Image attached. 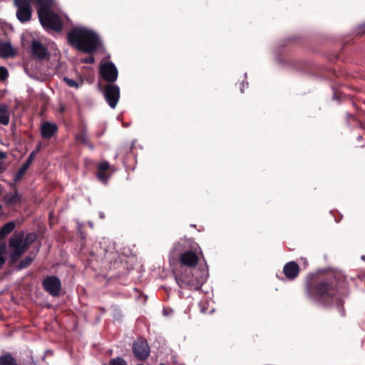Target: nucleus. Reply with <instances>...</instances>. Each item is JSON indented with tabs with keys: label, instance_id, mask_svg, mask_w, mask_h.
Listing matches in <instances>:
<instances>
[{
	"label": "nucleus",
	"instance_id": "nucleus-30",
	"mask_svg": "<svg viewBox=\"0 0 365 365\" xmlns=\"http://www.w3.org/2000/svg\"><path fill=\"white\" fill-rule=\"evenodd\" d=\"M38 1V3H40L41 4H49L50 1L51 0H37Z\"/></svg>",
	"mask_w": 365,
	"mask_h": 365
},
{
	"label": "nucleus",
	"instance_id": "nucleus-29",
	"mask_svg": "<svg viewBox=\"0 0 365 365\" xmlns=\"http://www.w3.org/2000/svg\"><path fill=\"white\" fill-rule=\"evenodd\" d=\"M5 249H6V245L1 244L0 245V257H4L3 255L4 254Z\"/></svg>",
	"mask_w": 365,
	"mask_h": 365
},
{
	"label": "nucleus",
	"instance_id": "nucleus-34",
	"mask_svg": "<svg viewBox=\"0 0 365 365\" xmlns=\"http://www.w3.org/2000/svg\"><path fill=\"white\" fill-rule=\"evenodd\" d=\"M358 138H359V140H361V135H359Z\"/></svg>",
	"mask_w": 365,
	"mask_h": 365
},
{
	"label": "nucleus",
	"instance_id": "nucleus-31",
	"mask_svg": "<svg viewBox=\"0 0 365 365\" xmlns=\"http://www.w3.org/2000/svg\"><path fill=\"white\" fill-rule=\"evenodd\" d=\"M6 158V154L4 152L0 150V159H5Z\"/></svg>",
	"mask_w": 365,
	"mask_h": 365
},
{
	"label": "nucleus",
	"instance_id": "nucleus-8",
	"mask_svg": "<svg viewBox=\"0 0 365 365\" xmlns=\"http://www.w3.org/2000/svg\"><path fill=\"white\" fill-rule=\"evenodd\" d=\"M31 53L34 58L43 61L48 59L50 53L47 48L38 39H33L31 43Z\"/></svg>",
	"mask_w": 365,
	"mask_h": 365
},
{
	"label": "nucleus",
	"instance_id": "nucleus-2",
	"mask_svg": "<svg viewBox=\"0 0 365 365\" xmlns=\"http://www.w3.org/2000/svg\"><path fill=\"white\" fill-rule=\"evenodd\" d=\"M69 43L84 53H92L101 45L98 35L93 31L82 26L75 27L68 34Z\"/></svg>",
	"mask_w": 365,
	"mask_h": 365
},
{
	"label": "nucleus",
	"instance_id": "nucleus-33",
	"mask_svg": "<svg viewBox=\"0 0 365 365\" xmlns=\"http://www.w3.org/2000/svg\"><path fill=\"white\" fill-rule=\"evenodd\" d=\"M90 226L92 227H93V223L92 222H90Z\"/></svg>",
	"mask_w": 365,
	"mask_h": 365
},
{
	"label": "nucleus",
	"instance_id": "nucleus-26",
	"mask_svg": "<svg viewBox=\"0 0 365 365\" xmlns=\"http://www.w3.org/2000/svg\"><path fill=\"white\" fill-rule=\"evenodd\" d=\"M109 365H127L126 361L122 358L112 359Z\"/></svg>",
	"mask_w": 365,
	"mask_h": 365
},
{
	"label": "nucleus",
	"instance_id": "nucleus-10",
	"mask_svg": "<svg viewBox=\"0 0 365 365\" xmlns=\"http://www.w3.org/2000/svg\"><path fill=\"white\" fill-rule=\"evenodd\" d=\"M134 355L140 360L146 359L150 354V347L146 341L139 339L133 345Z\"/></svg>",
	"mask_w": 365,
	"mask_h": 365
},
{
	"label": "nucleus",
	"instance_id": "nucleus-11",
	"mask_svg": "<svg viewBox=\"0 0 365 365\" xmlns=\"http://www.w3.org/2000/svg\"><path fill=\"white\" fill-rule=\"evenodd\" d=\"M102 78L108 82H114L118 77V70L113 63H106L100 66Z\"/></svg>",
	"mask_w": 365,
	"mask_h": 365
},
{
	"label": "nucleus",
	"instance_id": "nucleus-7",
	"mask_svg": "<svg viewBox=\"0 0 365 365\" xmlns=\"http://www.w3.org/2000/svg\"><path fill=\"white\" fill-rule=\"evenodd\" d=\"M104 96L111 108H115L120 98V88L115 84H108L104 88Z\"/></svg>",
	"mask_w": 365,
	"mask_h": 365
},
{
	"label": "nucleus",
	"instance_id": "nucleus-27",
	"mask_svg": "<svg viewBox=\"0 0 365 365\" xmlns=\"http://www.w3.org/2000/svg\"><path fill=\"white\" fill-rule=\"evenodd\" d=\"M356 32L359 34H362L365 33V23L361 24L356 27Z\"/></svg>",
	"mask_w": 365,
	"mask_h": 365
},
{
	"label": "nucleus",
	"instance_id": "nucleus-22",
	"mask_svg": "<svg viewBox=\"0 0 365 365\" xmlns=\"http://www.w3.org/2000/svg\"><path fill=\"white\" fill-rule=\"evenodd\" d=\"M36 235L34 233H29L25 237H24V243L29 249L30 245L35 241Z\"/></svg>",
	"mask_w": 365,
	"mask_h": 365
},
{
	"label": "nucleus",
	"instance_id": "nucleus-32",
	"mask_svg": "<svg viewBox=\"0 0 365 365\" xmlns=\"http://www.w3.org/2000/svg\"><path fill=\"white\" fill-rule=\"evenodd\" d=\"M99 216H100V217H101V218H104V217H105V216H104V213H103V212H99Z\"/></svg>",
	"mask_w": 365,
	"mask_h": 365
},
{
	"label": "nucleus",
	"instance_id": "nucleus-18",
	"mask_svg": "<svg viewBox=\"0 0 365 365\" xmlns=\"http://www.w3.org/2000/svg\"><path fill=\"white\" fill-rule=\"evenodd\" d=\"M9 123V113L7 106L0 105V123L4 125Z\"/></svg>",
	"mask_w": 365,
	"mask_h": 365
},
{
	"label": "nucleus",
	"instance_id": "nucleus-35",
	"mask_svg": "<svg viewBox=\"0 0 365 365\" xmlns=\"http://www.w3.org/2000/svg\"><path fill=\"white\" fill-rule=\"evenodd\" d=\"M160 365H165V364H160Z\"/></svg>",
	"mask_w": 365,
	"mask_h": 365
},
{
	"label": "nucleus",
	"instance_id": "nucleus-15",
	"mask_svg": "<svg viewBox=\"0 0 365 365\" xmlns=\"http://www.w3.org/2000/svg\"><path fill=\"white\" fill-rule=\"evenodd\" d=\"M110 167V164L107 161H103L98 166L97 178L104 184H106L109 176L107 174V170Z\"/></svg>",
	"mask_w": 365,
	"mask_h": 365
},
{
	"label": "nucleus",
	"instance_id": "nucleus-21",
	"mask_svg": "<svg viewBox=\"0 0 365 365\" xmlns=\"http://www.w3.org/2000/svg\"><path fill=\"white\" fill-rule=\"evenodd\" d=\"M33 261V258L31 257L27 256L24 259L20 261L19 263L17 268L18 269H23L29 267Z\"/></svg>",
	"mask_w": 365,
	"mask_h": 365
},
{
	"label": "nucleus",
	"instance_id": "nucleus-17",
	"mask_svg": "<svg viewBox=\"0 0 365 365\" xmlns=\"http://www.w3.org/2000/svg\"><path fill=\"white\" fill-rule=\"evenodd\" d=\"M14 53H15V51H14V48L12 47L11 43L0 42V57L9 58V57L13 56L14 55Z\"/></svg>",
	"mask_w": 365,
	"mask_h": 365
},
{
	"label": "nucleus",
	"instance_id": "nucleus-25",
	"mask_svg": "<svg viewBox=\"0 0 365 365\" xmlns=\"http://www.w3.org/2000/svg\"><path fill=\"white\" fill-rule=\"evenodd\" d=\"M9 76L8 70L4 66H0V81H4Z\"/></svg>",
	"mask_w": 365,
	"mask_h": 365
},
{
	"label": "nucleus",
	"instance_id": "nucleus-6",
	"mask_svg": "<svg viewBox=\"0 0 365 365\" xmlns=\"http://www.w3.org/2000/svg\"><path fill=\"white\" fill-rule=\"evenodd\" d=\"M37 2L38 1L36 0ZM14 5L16 7V18L21 22L29 21L31 18V0H14Z\"/></svg>",
	"mask_w": 365,
	"mask_h": 365
},
{
	"label": "nucleus",
	"instance_id": "nucleus-12",
	"mask_svg": "<svg viewBox=\"0 0 365 365\" xmlns=\"http://www.w3.org/2000/svg\"><path fill=\"white\" fill-rule=\"evenodd\" d=\"M199 260L197 255L193 251H186L180 256V263L191 269L196 266Z\"/></svg>",
	"mask_w": 365,
	"mask_h": 365
},
{
	"label": "nucleus",
	"instance_id": "nucleus-5",
	"mask_svg": "<svg viewBox=\"0 0 365 365\" xmlns=\"http://www.w3.org/2000/svg\"><path fill=\"white\" fill-rule=\"evenodd\" d=\"M9 247L12 249L11 258L16 261L28 250L24 243V233L14 235L9 240Z\"/></svg>",
	"mask_w": 365,
	"mask_h": 365
},
{
	"label": "nucleus",
	"instance_id": "nucleus-9",
	"mask_svg": "<svg viewBox=\"0 0 365 365\" xmlns=\"http://www.w3.org/2000/svg\"><path fill=\"white\" fill-rule=\"evenodd\" d=\"M42 284L44 289L51 295L53 297L59 295L61 289V283L58 277L55 276L46 277Z\"/></svg>",
	"mask_w": 365,
	"mask_h": 365
},
{
	"label": "nucleus",
	"instance_id": "nucleus-13",
	"mask_svg": "<svg viewBox=\"0 0 365 365\" xmlns=\"http://www.w3.org/2000/svg\"><path fill=\"white\" fill-rule=\"evenodd\" d=\"M299 271L298 264L293 261L287 263L283 269L284 274L289 279H295L299 274Z\"/></svg>",
	"mask_w": 365,
	"mask_h": 365
},
{
	"label": "nucleus",
	"instance_id": "nucleus-20",
	"mask_svg": "<svg viewBox=\"0 0 365 365\" xmlns=\"http://www.w3.org/2000/svg\"><path fill=\"white\" fill-rule=\"evenodd\" d=\"M0 365H17V364L11 354H5L0 357Z\"/></svg>",
	"mask_w": 365,
	"mask_h": 365
},
{
	"label": "nucleus",
	"instance_id": "nucleus-14",
	"mask_svg": "<svg viewBox=\"0 0 365 365\" xmlns=\"http://www.w3.org/2000/svg\"><path fill=\"white\" fill-rule=\"evenodd\" d=\"M39 148H37L36 151H33L29 158H27L26 161L24 163V164L19 169L17 173H16L14 176V181L18 182L19 181L22 176L24 175V173L26 172V170L29 169V166L31 165V163L34 160V155L38 151Z\"/></svg>",
	"mask_w": 365,
	"mask_h": 365
},
{
	"label": "nucleus",
	"instance_id": "nucleus-4",
	"mask_svg": "<svg viewBox=\"0 0 365 365\" xmlns=\"http://www.w3.org/2000/svg\"><path fill=\"white\" fill-rule=\"evenodd\" d=\"M53 3V0H51L49 4L44 5L38 3L39 5L38 10V19L43 27L46 30L60 31L63 27L61 19L58 15L49 9Z\"/></svg>",
	"mask_w": 365,
	"mask_h": 365
},
{
	"label": "nucleus",
	"instance_id": "nucleus-3",
	"mask_svg": "<svg viewBox=\"0 0 365 365\" xmlns=\"http://www.w3.org/2000/svg\"><path fill=\"white\" fill-rule=\"evenodd\" d=\"M207 277L206 270L200 273L198 270L192 272L190 269L183 268L180 273L175 274V280L180 288L197 290L205 282Z\"/></svg>",
	"mask_w": 365,
	"mask_h": 365
},
{
	"label": "nucleus",
	"instance_id": "nucleus-19",
	"mask_svg": "<svg viewBox=\"0 0 365 365\" xmlns=\"http://www.w3.org/2000/svg\"><path fill=\"white\" fill-rule=\"evenodd\" d=\"M15 228V224L13 222L6 223L0 230V240L6 237Z\"/></svg>",
	"mask_w": 365,
	"mask_h": 365
},
{
	"label": "nucleus",
	"instance_id": "nucleus-1",
	"mask_svg": "<svg viewBox=\"0 0 365 365\" xmlns=\"http://www.w3.org/2000/svg\"><path fill=\"white\" fill-rule=\"evenodd\" d=\"M309 297L316 301L325 303L331 301L337 305L341 304L339 291L336 287V278L333 274H328L325 279H319L307 284Z\"/></svg>",
	"mask_w": 365,
	"mask_h": 365
},
{
	"label": "nucleus",
	"instance_id": "nucleus-28",
	"mask_svg": "<svg viewBox=\"0 0 365 365\" xmlns=\"http://www.w3.org/2000/svg\"><path fill=\"white\" fill-rule=\"evenodd\" d=\"M95 59L92 56H88L83 59L81 60V62L85 63H94Z\"/></svg>",
	"mask_w": 365,
	"mask_h": 365
},
{
	"label": "nucleus",
	"instance_id": "nucleus-16",
	"mask_svg": "<svg viewBox=\"0 0 365 365\" xmlns=\"http://www.w3.org/2000/svg\"><path fill=\"white\" fill-rule=\"evenodd\" d=\"M41 131L43 138H49L57 131V126L56 124L46 122L41 125Z\"/></svg>",
	"mask_w": 365,
	"mask_h": 365
},
{
	"label": "nucleus",
	"instance_id": "nucleus-24",
	"mask_svg": "<svg viewBox=\"0 0 365 365\" xmlns=\"http://www.w3.org/2000/svg\"><path fill=\"white\" fill-rule=\"evenodd\" d=\"M76 140H77L78 142H79L81 143H83V144H85V145H88V141L87 135H86V133L85 132H82L80 134H78L76 136Z\"/></svg>",
	"mask_w": 365,
	"mask_h": 365
},
{
	"label": "nucleus",
	"instance_id": "nucleus-23",
	"mask_svg": "<svg viewBox=\"0 0 365 365\" xmlns=\"http://www.w3.org/2000/svg\"><path fill=\"white\" fill-rule=\"evenodd\" d=\"M63 81L66 83V85L71 88H78L79 86H80V84L75 81L73 79H71L68 77H64L63 78Z\"/></svg>",
	"mask_w": 365,
	"mask_h": 365
}]
</instances>
